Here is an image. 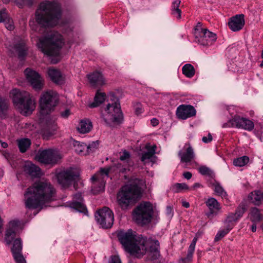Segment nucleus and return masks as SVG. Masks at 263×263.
I'll list each match as a JSON object with an SVG mask.
<instances>
[{
    "label": "nucleus",
    "instance_id": "nucleus-21",
    "mask_svg": "<svg viewBox=\"0 0 263 263\" xmlns=\"http://www.w3.org/2000/svg\"><path fill=\"white\" fill-rule=\"evenodd\" d=\"M90 85L94 87L101 86L105 84V80L102 74L96 71L87 75Z\"/></svg>",
    "mask_w": 263,
    "mask_h": 263
},
{
    "label": "nucleus",
    "instance_id": "nucleus-51",
    "mask_svg": "<svg viewBox=\"0 0 263 263\" xmlns=\"http://www.w3.org/2000/svg\"><path fill=\"white\" fill-rule=\"evenodd\" d=\"M130 153L128 152H127V151L125 150L123 152V154L120 156V159L121 161H125V160L129 159L130 158Z\"/></svg>",
    "mask_w": 263,
    "mask_h": 263
},
{
    "label": "nucleus",
    "instance_id": "nucleus-38",
    "mask_svg": "<svg viewBox=\"0 0 263 263\" xmlns=\"http://www.w3.org/2000/svg\"><path fill=\"white\" fill-rule=\"evenodd\" d=\"M249 161V158L246 156L235 159L233 161V164L236 166H243L247 164Z\"/></svg>",
    "mask_w": 263,
    "mask_h": 263
},
{
    "label": "nucleus",
    "instance_id": "nucleus-54",
    "mask_svg": "<svg viewBox=\"0 0 263 263\" xmlns=\"http://www.w3.org/2000/svg\"><path fill=\"white\" fill-rule=\"evenodd\" d=\"M70 114V111L69 109H66L61 112V116L63 118H67Z\"/></svg>",
    "mask_w": 263,
    "mask_h": 263
},
{
    "label": "nucleus",
    "instance_id": "nucleus-23",
    "mask_svg": "<svg viewBox=\"0 0 263 263\" xmlns=\"http://www.w3.org/2000/svg\"><path fill=\"white\" fill-rule=\"evenodd\" d=\"M48 74L51 80L57 84H62L64 78L61 71L53 68H50L48 70Z\"/></svg>",
    "mask_w": 263,
    "mask_h": 263
},
{
    "label": "nucleus",
    "instance_id": "nucleus-39",
    "mask_svg": "<svg viewBox=\"0 0 263 263\" xmlns=\"http://www.w3.org/2000/svg\"><path fill=\"white\" fill-rule=\"evenodd\" d=\"M214 187L215 192L218 195L221 196L222 197H225L227 196V193L224 191L222 186L216 181H215L212 184Z\"/></svg>",
    "mask_w": 263,
    "mask_h": 263
},
{
    "label": "nucleus",
    "instance_id": "nucleus-20",
    "mask_svg": "<svg viewBox=\"0 0 263 263\" xmlns=\"http://www.w3.org/2000/svg\"><path fill=\"white\" fill-rule=\"evenodd\" d=\"M245 15L242 14H236L230 18L228 25L233 31H238L241 30L245 25Z\"/></svg>",
    "mask_w": 263,
    "mask_h": 263
},
{
    "label": "nucleus",
    "instance_id": "nucleus-2",
    "mask_svg": "<svg viewBox=\"0 0 263 263\" xmlns=\"http://www.w3.org/2000/svg\"><path fill=\"white\" fill-rule=\"evenodd\" d=\"M25 204L29 209H43L56 199V190L47 180H39L24 193Z\"/></svg>",
    "mask_w": 263,
    "mask_h": 263
},
{
    "label": "nucleus",
    "instance_id": "nucleus-61",
    "mask_svg": "<svg viewBox=\"0 0 263 263\" xmlns=\"http://www.w3.org/2000/svg\"><path fill=\"white\" fill-rule=\"evenodd\" d=\"M122 164L121 163H117L115 165L114 167H116V169L119 172H120V169L122 168Z\"/></svg>",
    "mask_w": 263,
    "mask_h": 263
},
{
    "label": "nucleus",
    "instance_id": "nucleus-31",
    "mask_svg": "<svg viewBox=\"0 0 263 263\" xmlns=\"http://www.w3.org/2000/svg\"><path fill=\"white\" fill-rule=\"evenodd\" d=\"M14 49L18 53L19 59L23 60L27 54V47L25 43L21 41L14 45Z\"/></svg>",
    "mask_w": 263,
    "mask_h": 263
},
{
    "label": "nucleus",
    "instance_id": "nucleus-25",
    "mask_svg": "<svg viewBox=\"0 0 263 263\" xmlns=\"http://www.w3.org/2000/svg\"><path fill=\"white\" fill-rule=\"evenodd\" d=\"M146 152L141 154L140 160L144 162L146 160H149L152 158L156 154L157 146L156 145H151L149 144H146L145 146Z\"/></svg>",
    "mask_w": 263,
    "mask_h": 263
},
{
    "label": "nucleus",
    "instance_id": "nucleus-43",
    "mask_svg": "<svg viewBox=\"0 0 263 263\" xmlns=\"http://www.w3.org/2000/svg\"><path fill=\"white\" fill-rule=\"evenodd\" d=\"M8 109V105L4 100L0 97V117H5Z\"/></svg>",
    "mask_w": 263,
    "mask_h": 263
},
{
    "label": "nucleus",
    "instance_id": "nucleus-40",
    "mask_svg": "<svg viewBox=\"0 0 263 263\" xmlns=\"http://www.w3.org/2000/svg\"><path fill=\"white\" fill-rule=\"evenodd\" d=\"M232 229V225H231L229 227L226 226V228L220 230L216 234L214 240L215 241H218L220 240L222 238H223L224 236H226Z\"/></svg>",
    "mask_w": 263,
    "mask_h": 263
},
{
    "label": "nucleus",
    "instance_id": "nucleus-10",
    "mask_svg": "<svg viewBox=\"0 0 263 263\" xmlns=\"http://www.w3.org/2000/svg\"><path fill=\"white\" fill-rule=\"evenodd\" d=\"M59 97L56 92L49 90L44 92L40 100L41 114H48L53 110L57 105Z\"/></svg>",
    "mask_w": 263,
    "mask_h": 263
},
{
    "label": "nucleus",
    "instance_id": "nucleus-34",
    "mask_svg": "<svg viewBox=\"0 0 263 263\" xmlns=\"http://www.w3.org/2000/svg\"><path fill=\"white\" fill-rule=\"evenodd\" d=\"M106 95L104 93L98 92L95 97L94 102L89 105L90 108H94L98 106L105 100Z\"/></svg>",
    "mask_w": 263,
    "mask_h": 263
},
{
    "label": "nucleus",
    "instance_id": "nucleus-47",
    "mask_svg": "<svg viewBox=\"0 0 263 263\" xmlns=\"http://www.w3.org/2000/svg\"><path fill=\"white\" fill-rule=\"evenodd\" d=\"M189 187L185 183H176L173 186V190L175 192H180L184 190H188Z\"/></svg>",
    "mask_w": 263,
    "mask_h": 263
},
{
    "label": "nucleus",
    "instance_id": "nucleus-58",
    "mask_svg": "<svg viewBox=\"0 0 263 263\" xmlns=\"http://www.w3.org/2000/svg\"><path fill=\"white\" fill-rule=\"evenodd\" d=\"M183 176L185 178L187 179H190L191 178L192 174L191 173L189 172H186L183 173Z\"/></svg>",
    "mask_w": 263,
    "mask_h": 263
},
{
    "label": "nucleus",
    "instance_id": "nucleus-13",
    "mask_svg": "<svg viewBox=\"0 0 263 263\" xmlns=\"http://www.w3.org/2000/svg\"><path fill=\"white\" fill-rule=\"evenodd\" d=\"M230 127H235L238 128L251 131L254 128V124L252 121L237 116H234L232 119L222 125L223 128Z\"/></svg>",
    "mask_w": 263,
    "mask_h": 263
},
{
    "label": "nucleus",
    "instance_id": "nucleus-44",
    "mask_svg": "<svg viewBox=\"0 0 263 263\" xmlns=\"http://www.w3.org/2000/svg\"><path fill=\"white\" fill-rule=\"evenodd\" d=\"M194 251L195 248H193L192 247H189L186 257L181 258L180 260H181L182 262L185 263H186V261H191L192 260Z\"/></svg>",
    "mask_w": 263,
    "mask_h": 263
},
{
    "label": "nucleus",
    "instance_id": "nucleus-28",
    "mask_svg": "<svg viewBox=\"0 0 263 263\" xmlns=\"http://www.w3.org/2000/svg\"><path fill=\"white\" fill-rule=\"evenodd\" d=\"M248 198L254 205L259 206L262 203L261 192L260 190H255L249 195Z\"/></svg>",
    "mask_w": 263,
    "mask_h": 263
},
{
    "label": "nucleus",
    "instance_id": "nucleus-9",
    "mask_svg": "<svg viewBox=\"0 0 263 263\" xmlns=\"http://www.w3.org/2000/svg\"><path fill=\"white\" fill-rule=\"evenodd\" d=\"M198 23L194 30L195 42L203 46H211L216 40V34L202 27Z\"/></svg>",
    "mask_w": 263,
    "mask_h": 263
},
{
    "label": "nucleus",
    "instance_id": "nucleus-8",
    "mask_svg": "<svg viewBox=\"0 0 263 263\" xmlns=\"http://www.w3.org/2000/svg\"><path fill=\"white\" fill-rule=\"evenodd\" d=\"M153 213V208L149 202L141 203L133 212V219L138 224H146L151 222Z\"/></svg>",
    "mask_w": 263,
    "mask_h": 263
},
{
    "label": "nucleus",
    "instance_id": "nucleus-59",
    "mask_svg": "<svg viewBox=\"0 0 263 263\" xmlns=\"http://www.w3.org/2000/svg\"><path fill=\"white\" fill-rule=\"evenodd\" d=\"M74 198L76 199H78L80 201H81L82 200V194L81 193H77L74 195Z\"/></svg>",
    "mask_w": 263,
    "mask_h": 263
},
{
    "label": "nucleus",
    "instance_id": "nucleus-55",
    "mask_svg": "<svg viewBox=\"0 0 263 263\" xmlns=\"http://www.w3.org/2000/svg\"><path fill=\"white\" fill-rule=\"evenodd\" d=\"M197 240H198V237H197V236H196L193 238V239L189 247L195 249V246H196Z\"/></svg>",
    "mask_w": 263,
    "mask_h": 263
},
{
    "label": "nucleus",
    "instance_id": "nucleus-15",
    "mask_svg": "<svg viewBox=\"0 0 263 263\" xmlns=\"http://www.w3.org/2000/svg\"><path fill=\"white\" fill-rule=\"evenodd\" d=\"M36 159L45 164L54 165L59 159V156L50 149L39 151L35 156Z\"/></svg>",
    "mask_w": 263,
    "mask_h": 263
},
{
    "label": "nucleus",
    "instance_id": "nucleus-18",
    "mask_svg": "<svg viewBox=\"0 0 263 263\" xmlns=\"http://www.w3.org/2000/svg\"><path fill=\"white\" fill-rule=\"evenodd\" d=\"M176 114L178 119L185 120L195 116L196 111L191 105H180L177 107Z\"/></svg>",
    "mask_w": 263,
    "mask_h": 263
},
{
    "label": "nucleus",
    "instance_id": "nucleus-36",
    "mask_svg": "<svg viewBox=\"0 0 263 263\" xmlns=\"http://www.w3.org/2000/svg\"><path fill=\"white\" fill-rule=\"evenodd\" d=\"M30 144V140L28 139L24 138L18 140V146L21 153H25L29 147Z\"/></svg>",
    "mask_w": 263,
    "mask_h": 263
},
{
    "label": "nucleus",
    "instance_id": "nucleus-57",
    "mask_svg": "<svg viewBox=\"0 0 263 263\" xmlns=\"http://www.w3.org/2000/svg\"><path fill=\"white\" fill-rule=\"evenodd\" d=\"M151 123L153 126H156L159 124V121L156 118H153L151 120Z\"/></svg>",
    "mask_w": 263,
    "mask_h": 263
},
{
    "label": "nucleus",
    "instance_id": "nucleus-26",
    "mask_svg": "<svg viewBox=\"0 0 263 263\" xmlns=\"http://www.w3.org/2000/svg\"><path fill=\"white\" fill-rule=\"evenodd\" d=\"M249 219L252 222H259L263 219V215L260 210L256 208H251L249 214Z\"/></svg>",
    "mask_w": 263,
    "mask_h": 263
},
{
    "label": "nucleus",
    "instance_id": "nucleus-4",
    "mask_svg": "<svg viewBox=\"0 0 263 263\" xmlns=\"http://www.w3.org/2000/svg\"><path fill=\"white\" fill-rule=\"evenodd\" d=\"M63 44L62 36L58 32L53 31L40 38L37 45L45 54L52 56L59 55Z\"/></svg>",
    "mask_w": 263,
    "mask_h": 263
},
{
    "label": "nucleus",
    "instance_id": "nucleus-64",
    "mask_svg": "<svg viewBox=\"0 0 263 263\" xmlns=\"http://www.w3.org/2000/svg\"><path fill=\"white\" fill-rule=\"evenodd\" d=\"M201 186V184L199 183H196L194 184V185L191 188L192 190H194L197 187H199Z\"/></svg>",
    "mask_w": 263,
    "mask_h": 263
},
{
    "label": "nucleus",
    "instance_id": "nucleus-16",
    "mask_svg": "<svg viewBox=\"0 0 263 263\" xmlns=\"http://www.w3.org/2000/svg\"><path fill=\"white\" fill-rule=\"evenodd\" d=\"M24 73L27 81L34 89L39 90L43 88L44 81L39 73L30 68H26Z\"/></svg>",
    "mask_w": 263,
    "mask_h": 263
},
{
    "label": "nucleus",
    "instance_id": "nucleus-5",
    "mask_svg": "<svg viewBox=\"0 0 263 263\" xmlns=\"http://www.w3.org/2000/svg\"><path fill=\"white\" fill-rule=\"evenodd\" d=\"M10 95L14 106L22 115H30L34 110L35 99L28 92L13 89L11 90Z\"/></svg>",
    "mask_w": 263,
    "mask_h": 263
},
{
    "label": "nucleus",
    "instance_id": "nucleus-7",
    "mask_svg": "<svg viewBox=\"0 0 263 263\" xmlns=\"http://www.w3.org/2000/svg\"><path fill=\"white\" fill-rule=\"evenodd\" d=\"M102 117L107 125L111 123L120 124L123 120V116L118 100L112 103H108L105 108Z\"/></svg>",
    "mask_w": 263,
    "mask_h": 263
},
{
    "label": "nucleus",
    "instance_id": "nucleus-1",
    "mask_svg": "<svg viewBox=\"0 0 263 263\" xmlns=\"http://www.w3.org/2000/svg\"><path fill=\"white\" fill-rule=\"evenodd\" d=\"M117 236L125 250L131 255L140 257L146 253L148 247L149 255L152 259H156L160 256V244L157 240L137 236L132 229L127 231L120 230Z\"/></svg>",
    "mask_w": 263,
    "mask_h": 263
},
{
    "label": "nucleus",
    "instance_id": "nucleus-17",
    "mask_svg": "<svg viewBox=\"0 0 263 263\" xmlns=\"http://www.w3.org/2000/svg\"><path fill=\"white\" fill-rule=\"evenodd\" d=\"M58 183L64 187H67L77 177L78 175L72 170H66L58 174Z\"/></svg>",
    "mask_w": 263,
    "mask_h": 263
},
{
    "label": "nucleus",
    "instance_id": "nucleus-45",
    "mask_svg": "<svg viewBox=\"0 0 263 263\" xmlns=\"http://www.w3.org/2000/svg\"><path fill=\"white\" fill-rule=\"evenodd\" d=\"M246 210L247 209L245 205H239L236 210L235 213L234 214L236 215V217L239 219L243 216L246 211Z\"/></svg>",
    "mask_w": 263,
    "mask_h": 263
},
{
    "label": "nucleus",
    "instance_id": "nucleus-29",
    "mask_svg": "<svg viewBox=\"0 0 263 263\" xmlns=\"http://www.w3.org/2000/svg\"><path fill=\"white\" fill-rule=\"evenodd\" d=\"M205 203L210 210V213L208 214L209 216L211 214L217 213V212L220 209L219 204L214 198L208 199Z\"/></svg>",
    "mask_w": 263,
    "mask_h": 263
},
{
    "label": "nucleus",
    "instance_id": "nucleus-56",
    "mask_svg": "<svg viewBox=\"0 0 263 263\" xmlns=\"http://www.w3.org/2000/svg\"><path fill=\"white\" fill-rule=\"evenodd\" d=\"M166 213L169 216H171L173 215V211H172V209L171 206H167L166 209Z\"/></svg>",
    "mask_w": 263,
    "mask_h": 263
},
{
    "label": "nucleus",
    "instance_id": "nucleus-35",
    "mask_svg": "<svg viewBox=\"0 0 263 263\" xmlns=\"http://www.w3.org/2000/svg\"><path fill=\"white\" fill-rule=\"evenodd\" d=\"M180 3V0H175L172 3V14L177 19L181 18V11L179 9Z\"/></svg>",
    "mask_w": 263,
    "mask_h": 263
},
{
    "label": "nucleus",
    "instance_id": "nucleus-11",
    "mask_svg": "<svg viewBox=\"0 0 263 263\" xmlns=\"http://www.w3.org/2000/svg\"><path fill=\"white\" fill-rule=\"evenodd\" d=\"M111 169L112 167L101 168L99 172L91 177L93 184L92 190L94 194L104 191L106 179L108 177V174Z\"/></svg>",
    "mask_w": 263,
    "mask_h": 263
},
{
    "label": "nucleus",
    "instance_id": "nucleus-41",
    "mask_svg": "<svg viewBox=\"0 0 263 263\" xmlns=\"http://www.w3.org/2000/svg\"><path fill=\"white\" fill-rule=\"evenodd\" d=\"M238 220V219L236 217V215L233 213H230L225 220L226 226L229 227L232 225V229L234 226V222L237 221Z\"/></svg>",
    "mask_w": 263,
    "mask_h": 263
},
{
    "label": "nucleus",
    "instance_id": "nucleus-63",
    "mask_svg": "<svg viewBox=\"0 0 263 263\" xmlns=\"http://www.w3.org/2000/svg\"><path fill=\"white\" fill-rule=\"evenodd\" d=\"M182 205L186 208H188L190 206V203L186 201H183L182 202Z\"/></svg>",
    "mask_w": 263,
    "mask_h": 263
},
{
    "label": "nucleus",
    "instance_id": "nucleus-37",
    "mask_svg": "<svg viewBox=\"0 0 263 263\" xmlns=\"http://www.w3.org/2000/svg\"><path fill=\"white\" fill-rule=\"evenodd\" d=\"M13 246L11 248L12 254L22 252V242L20 238H16L14 240Z\"/></svg>",
    "mask_w": 263,
    "mask_h": 263
},
{
    "label": "nucleus",
    "instance_id": "nucleus-33",
    "mask_svg": "<svg viewBox=\"0 0 263 263\" xmlns=\"http://www.w3.org/2000/svg\"><path fill=\"white\" fill-rule=\"evenodd\" d=\"M182 73L187 78H192L195 73L194 66L191 64H186L182 68Z\"/></svg>",
    "mask_w": 263,
    "mask_h": 263
},
{
    "label": "nucleus",
    "instance_id": "nucleus-50",
    "mask_svg": "<svg viewBox=\"0 0 263 263\" xmlns=\"http://www.w3.org/2000/svg\"><path fill=\"white\" fill-rule=\"evenodd\" d=\"M108 263H121V261L118 256L112 255L110 257Z\"/></svg>",
    "mask_w": 263,
    "mask_h": 263
},
{
    "label": "nucleus",
    "instance_id": "nucleus-27",
    "mask_svg": "<svg viewBox=\"0 0 263 263\" xmlns=\"http://www.w3.org/2000/svg\"><path fill=\"white\" fill-rule=\"evenodd\" d=\"M56 129L57 124L55 121L51 120H48L42 129V132L44 135L50 136L53 134Z\"/></svg>",
    "mask_w": 263,
    "mask_h": 263
},
{
    "label": "nucleus",
    "instance_id": "nucleus-53",
    "mask_svg": "<svg viewBox=\"0 0 263 263\" xmlns=\"http://www.w3.org/2000/svg\"><path fill=\"white\" fill-rule=\"evenodd\" d=\"M202 141L205 143H208L212 141V136L211 134H209L207 137H203L202 139Z\"/></svg>",
    "mask_w": 263,
    "mask_h": 263
},
{
    "label": "nucleus",
    "instance_id": "nucleus-32",
    "mask_svg": "<svg viewBox=\"0 0 263 263\" xmlns=\"http://www.w3.org/2000/svg\"><path fill=\"white\" fill-rule=\"evenodd\" d=\"M74 151L77 153L82 155H88L87 145L79 141H74L73 143Z\"/></svg>",
    "mask_w": 263,
    "mask_h": 263
},
{
    "label": "nucleus",
    "instance_id": "nucleus-6",
    "mask_svg": "<svg viewBox=\"0 0 263 263\" xmlns=\"http://www.w3.org/2000/svg\"><path fill=\"white\" fill-rule=\"evenodd\" d=\"M141 196L140 187L136 184H127L123 186L117 195L119 204L122 209H126L135 203Z\"/></svg>",
    "mask_w": 263,
    "mask_h": 263
},
{
    "label": "nucleus",
    "instance_id": "nucleus-48",
    "mask_svg": "<svg viewBox=\"0 0 263 263\" xmlns=\"http://www.w3.org/2000/svg\"><path fill=\"white\" fill-rule=\"evenodd\" d=\"M16 263H26L22 252L12 254Z\"/></svg>",
    "mask_w": 263,
    "mask_h": 263
},
{
    "label": "nucleus",
    "instance_id": "nucleus-62",
    "mask_svg": "<svg viewBox=\"0 0 263 263\" xmlns=\"http://www.w3.org/2000/svg\"><path fill=\"white\" fill-rule=\"evenodd\" d=\"M23 3L28 5H31L32 4V0H22Z\"/></svg>",
    "mask_w": 263,
    "mask_h": 263
},
{
    "label": "nucleus",
    "instance_id": "nucleus-52",
    "mask_svg": "<svg viewBox=\"0 0 263 263\" xmlns=\"http://www.w3.org/2000/svg\"><path fill=\"white\" fill-rule=\"evenodd\" d=\"M135 112L137 115L141 114L143 112V109L141 104L137 103L135 106Z\"/></svg>",
    "mask_w": 263,
    "mask_h": 263
},
{
    "label": "nucleus",
    "instance_id": "nucleus-19",
    "mask_svg": "<svg viewBox=\"0 0 263 263\" xmlns=\"http://www.w3.org/2000/svg\"><path fill=\"white\" fill-rule=\"evenodd\" d=\"M184 151H180L178 152V156L180 161L183 163H189L195 158V154L194 149L190 143H186L183 147Z\"/></svg>",
    "mask_w": 263,
    "mask_h": 263
},
{
    "label": "nucleus",
    "instance_id": "nucleus-60",
    "mask_svg": "<svg viewBox=\"0 0 263 263\" xmlns=\"http://www.w3.org/2000/svg\"><path fill=\"white\" fill-rule=\"evenodd\" d=\"M253 224L251 226V230L252 232H255L256 231V224L257 222H252Z\"/></svg>",
    "mask_w": 263,
    "mask_h": 263
},
{
    "label": "nucleus",
    "instance_id": "nucleus-12",
    "mask_svg": "<svg viewBox=\"0 0 263 263\" xmlns=\"http://www.w3.org/2000/svg\"><path fill=\"white\" fill-rule=\"evenodd\" d=\"M95 219L102 228L108 229L111 228L113 224L114 215L111 210L105 206L96 212Z\"/></svg>",
    "mask_w": 263,
    "mask_h": 263
},
{
    "label": "nucleus",
    "instance_id": "nucleus-49",
    "mask_svg": "<svg viewBox=\"0 0 263 263\" xmlns=\"http://www.w3.org/2000/svg\"><path fill=\"white\" fill-rule=\"evenodd\" d=\"M99 145V142L96 141H93L89 145H87V151L88 152V154H89L90 153L94 152L97 148Z\"/></svg>",
    "mask_w": 263,
    "mask_h": 263
},
{
    "label": "nucleus",
    "instance_id": "nucleus-42",
    "mask_svg": "<svg viewBox=\"0 0 263 263\" xmlns=\"http://www.w3.org/2000/svg\"><path fill=\"white\" fill-rule=\"evenodd\" d=\"M71 207L81 213H85L86 211V207L81 201L73 202L71 204Z\"/></svg>",
    "mask_w": 263,
    "mask_h": 263
},
{
    "label": "nucleus",
    "instance_id": "nucleus-3",
    "mask_svg": "<svg viewBox=\"0 0 263 263\" xmlns=\"http://www.w3.org/2000/svg\"><path fill=\"white\" fill-rule=\"evenodd\" d=\"M61 10L59 3L44 1L41 2L35 12L36 23L43 27L57 25L61 17Z\"/></svg>",
    "mask_w": 263,
    "mask_h": 263
},
{
    "label": "nucleus",
    "instance_id": "nucleus-30",
    "mask_svg": "<svg viewBox=\"0 0 263 263\" xmlns=\"http://www.w3.org/2000/svg\"><path fill=\"white\" fill-rule=\"evenodd\" d=\"M92 127V123L89 120H82L80 122L77 129L82 133L85 134L89 132Z\"/></svg>",
    "mask_w": 263,
    "mask_h": 263
},
{
    "label": "nucleus",
    "instance_id": "nucleus-46",
    "mask_svg": "<svg viewBox=\"0 0 263 263\" xmlns=\"http://www.w3.org/2000/svg\"><path fill=\"white\" fill-rule=\"evenodd\" d=\"M199 173L202 175H206L208 176H212L213 172L209 167L205 166H202L199 168Z\"/></svg>",
    "mask_w": 263,
    "mask_h": 263
},
{
    "label": "nucleus",
    "instance_id": "nucleus-14",
    "mask_svg": "<svg viewBox=\"0 0 263 263\" xmlns=\"http://www.w3.org/2000/svg\"><path fill=\"white\" fill-rule=\"evenodd\" d=\"M21 229V222L18 220L10 221L7 224L5 232L4 242L6 245H10L15 240Z\"/></svg>",
    "mask_w": 263,
    "mask_h": 263
},
{
    "label": "nucleus",
    "instance_id": "nucleus-22",
    "mask_svg": "<svg viewBox=\"0 0 263 263\" xmlns=\"http://www.w3.org/2000/svg\"><path fill=\"white\" fill-rule=\"evenodd\" d=\"M24 171L25 173L34 178L40 177L42 175L41 169L38 166L29 161L25 163Z\"/></svg>",
    "mask_w": 263,
    "mask_h": 263
},
{
    "label": "nucleus",
    "instance_id": "nucleus-24",
    "mask_svg": "<svg viewBox=\"0 0 263 263\" xmlns=\"http://www.w3.org/2000/svg\"><path fill=\"white\" fill-rule=\"evenodd\" d=\"M4 23L5 27L9 30L14 29V25L12 19L8 15L6 9L0 11V23Z\"/></svg>",
    "mask_w": 263,
    "mask_h": 263
}]
</instances>
